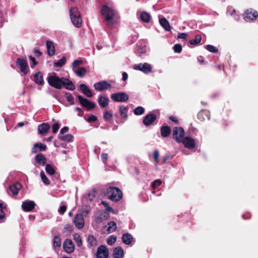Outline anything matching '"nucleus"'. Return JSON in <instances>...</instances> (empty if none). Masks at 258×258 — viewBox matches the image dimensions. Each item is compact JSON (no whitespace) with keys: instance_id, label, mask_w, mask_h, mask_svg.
<instances>
[{"instance_id":"obj_1","label":"nucleus","mask_w":258,"mask_h":258,"mask_svg":"<svg viewBox=\"0 0 258 258\" xmlns=\"http://www.w3.org/2000/svg\"><path fill=\"white\" fill-rule=\"evenodd\" d=\"M101 14L104 18L106 25L108 27H111L115 23L113 17L115 15L114 10L106 5H104L101 8Z\"/></svg>"},{"instance_id":"obj_2","label":"nucleus","mask_w":258,"mask_h":258,"mask_svg":"<svg viewBox=\"0 0 258 258\" xmlns=\"http://www.w3.org/2000/svg\"><path fill=\"white\" fill-rule=\"evenodd\" d=\"M106 195L108 196V199L113 202H118L122 198L121 190L117 187L109 186L107 189Z\"/></svg>"},{"instance_id":"obj_3","label":"nucleus","mask_w":258,"mask_h":258,"mask_svg":"<svg viewBox=\"0 0 258 258\" xmlns=\"http://www.w3.org/2000/svg\"><path fill=\"white\" fill-rule=\"evenodd\" d=\"M70 16L73 25L77 28L81 27L82 19L77 8L72 7L70 9Z\"/></svg>"},{"instance_id":"obj_4","label":"nucleus","mask_w":258,"mask_h":258,"mask_svg":"<svg viewBox=\"0 0 258 258\" xmlns=\"http://www.w3.org/2000/svg\"><path fill=\"white\" fill-rule=\"evenodd\" d=\"M65 78H59L55 74V75L49 76L47 78L48 84L57 89H61L62 86L63 80Z\"/></svg>"},{"instance_id":"obj_5","label":"nucleus","mask_w":258,"mask_h":258,"mask_svg":"<svg viewBox=\"0 0 258 258\" xmlns=\"http://www.w3.org/2000/svg\"><path fill=\"white\" fill-rule=\"evenodd\" d=\"M110 98L114 102H124L128 100L129 96L125 92H117L112 94Z\"/></svg>"},{"instance_id":"obj_6","label":"nucleus","mask_w":258,"mask_h":258,"mask_svg":"<svg viewBox=\"0 0 258 258\" xmlns=\"http://www.w3.org/2000/svg\"><path fill=\"white\" fill-rule=\"evenodd\" d=\"M184 131L181 127H174L173 128L172 137L177 143H181L183 139Z\"/></svg>"},{"instance_id":"obj_7","label":"nucleus","mask_w":258,"mask_h":258,"mask_svg":"<svg viewBox=\"0 0 258 258\" xmlns=\"http://www.w3.org/2000/svg\"><path fill=\"white\" fill-rule=\"evenodd\" d=\"M16 63L22 73L24 75L28 74L29 69L26 59L19 57L17 59Z\"/></svg>"},{"instance_id":"obj_8","label":"nucleus","mask_w":258,"mask_h":258,"mask_svg":"<svg viewBox=\"0 0 258 258\" xmlns=\"http://www.w3.org/2000/svg\"><path fill=\"white\" fill-rule=\"evenodd\" d=\"M77 97L80 104L83 107L86 108L87 110L89 111L95 107L96 105L94 102L90 101L89 100L83 97L80 95H78Z\"/></svg>"},{"instance_id":"obj_9","label":"nucleus","mask_w":258,"mask_h":258,"mask_svg":"<svg viewBox=\"0 0 258 258\" xmlns=\"http://www.w3.org/2000/svg\"><path fill=\"white\" fill-rule=\"evenodd\" d=\"M109 250L107 247L104 245H101L97 248L96 257V258H108Z\"/></svg>"},{"instance_id":"obj_10","label":"nucleus","mask_w":258,"mask_h":258,"mask_svg":"<svg viewBox=\"0 0 258 258\" xmlns=\"http://www.w3.org/2000/svg\"><path fill=\"white\" fill-rule=\"evenodd\" d=\"M134 70L142 71L145 74H149L152 71V67L150 64L145 62L144 63H139L134 66Z\"/></svg>"},{"instance_id":"obj_11","label":"nucleus","mask_w":258,"mask_h":258,"mask_svg":"<svg viewBox=\"0 0 258 258\" xmlns=\"http://www.w3.org/2000/svg\"><path fill=\"white\" fill-rule=\"evenodd\" d=\"M245 20H255L258 17V12L252 9L246 10L243 14Z\"/></svg>"},{"instance_id":"obj_12","label":"nucleus","mask_w":258,"mask_h":258,"mask_svg":"<svg viewBox=\"0 0 258 258\" xmlns=\"http://www.w3.org/2000/svg\"><path fill=\"white\" fill-rule=\"evenodd\" d=\"M93 86L96 90L101 92L110 88L111 85L106 81H101L95 83Z\"/></svg>"},{"instance_id":"obj_13","label":"nucleus","mask_w":258,"mask_h":258,"mask_svg":"<svg viewBox=\"0 0 258 258\" xmlns=\"http://www.w3.org/2000/svg\"><path fill=\"white\" fill-rule=\"evenodd\" d=\"M156 119L157 115L155 114L150 113L144 117L143 123L145 126H148L152 125Z\"/></svg>"},{"instance_id":"obj_14","label":"nucleus","mask_w":258,"mask_h":258,"mask_svg":"<svg viewBox=\"0 0 258 258\" xmlns=\"http://www.w3.org/2000/svg\"><path fill=\"white\" fill-rule=\"evenodd\" d=\"M74 223L78 229H82L84 226V219L82 214H77L75 215Z\"/></svg>"},{"instance_id":"obj_15","label":"nucleus","mask_w":258,"mask_h":258,"mask_svg":"<svg viewBox=\"0 0 258 258\" xmlns=\"http://www.w3.org/2000/svg\"><path fill=\"white\" fill-rule=\"evenodd\" d=\"M64 250L67 253H71L75 250V246L71 239H67L63 243Z\"/></svg>"},{"instance_id":"obj_16","label":"nucleus","mask_w":258,"mask_h":258,"mask_svg":"<svg viewBox=\"0 0 258 258\" xmlns=\"http://www.w3.org/2000/svg\"><path fill=\"white\" fill-rule=\"evenodd\" d=\"M47 149V147L46 145L40 142L36 143L31 148V153L32 154L37 153L39 152L45 151Z\"/></svg>"},{"instance_id":"obj_17","label":"nucleus","mask_w":258,"mask_h":258,"mask_svg":"<svg viewBox=\"0 0 258 258\" xmlns=\"http://www.w3.org/2000/svg\"><path fill=\"white\" fill-rule=\"evenodd\" d=\"M118 110L120 113V115L121 117L122 120L120 121L121 123H124L125 120L128 118V108L127 107L124 105H120L118 107Z\"/></svg>"},{"instance_id":"obj_18","label":"nucleus","mask_w":258,"mask_h":258,"mask_svg":"<svg viewBox=\"0 0 258 258\" xmlns=\"http://www.w3.org/2000/svg\"><path fill=\"white\" fill-rule=\"evenodd\" d=\"M181 142L188 149H193L195 147V140L189 137H186L182 139Z\"/></svg>"},{"instance_id":"obj_19","label":"nucleus","mask_w":258,"mask_h":258,"mask_svg":"<svg viewBox=\"0 0 258 258\" xmlns=\"http://www.w3.org/2000/svg\"><path fill=\"white\" fill-rule=\"evenodd\" d=\"M197 117L201 121H203L206 119L209 120L210 119V112L206 109L202 110L198 113Z\"/></svg>"},{"instance_id":"obj_20","label":"nucleus","mask_w":258,"mask_h":258,"mask_svg":"<svg viewBox=\"0 0 258 258\" xmlns=\"http://www.w3.org/2000/svg\"><path fill=\"white\" fill-rule=\"evenodd\" d=\"M97 101L100 107L104 108L108 106L109 99L107 96L100 95L98 98Z\"/></svg>"},{"instance_id":"obj_21","label":"nucleus","mask_w":258,"mask_h":258,"mask_svg":"<svg viewBox=\"0 0 258 258\" xmlns=\"http://www.w3.org/2000/svg\"><path fill=\"white\" fill-rule=\"evenodd\" d=\"M35 206V204L33 201H28L22 203V208L24 211L30 212L34 209Z\"/></svg>"},{"instance_id":"obj_22","label":"nucleus","mask_w":258,"mask_h":258,"mask_svg":"<svg viewBox=\"0 0 258 258\" xmlns=\"http://www.w3.org/2000/svg\"><path fill=\"white\" fill-rule=\"evenodd\" d=\"M47 53L50 56H53L55 54V50L53 43L50 40L46 41Z\"/></svg>"},{"instance_id":"obj_23","label":"nucleus","mask_w":258,"mask_h":258,"mask_svg":"<svg viewBox=\"0 0 258 258\" xmlns=\"http://www.w3.org/2000/svg\"><path fill=\"white\" fill-rule=\"evenodd\" d=\"M79 88L80 91L87 97H91L93 96V93L89 87L84 84L80 85Z\"/></svg>"},{"instance_id":"obj_24","label":"nucleus","mask_w":258,"mask_h":258,"mask_svg":"<svg viewBox=\"0 0 258 258\" xmlns=\"http://www.w3.org/2000/svg\"><path fill=\"white\" fill-rule=\"evenodd\" d=\"M112 256L113 258H123L124 250L121 246L116 247L114 248Z\"/></svg>"},{"instance_id":"obj_25","label":"nucleus","mask_w":258,"mask_h":258,"mask_svg":"<svg viewBox=\"0 0 258 258\" xmlns=\"http://www.w3.org/2000/svg\"><path fill=\"white\" fill-rule=\"evenodd\" d=\"M22 187V185L20 183L17 182L11 185L9 187V189L13 195L16 196L18 195L19 191L20 190Z\"/></svg>"},{"instance_id":"obj_26","label":"nucleus","mask_w":258,"mask_h":258,"mask_svg":"<svg viewBox=\"0 0 258 258\" xmlns=\"http://www.w3.org/2000/svg\"><path fill=\"white\" fill-rule=\"evenodd\" d=\"M160 133L162 137H168L171 133V128L168 125H163L160 128Z\"/></svg>"},{"instance_id":"obj_27","label":"nucleus","mask_w":258,"mask_h":258,"mask_svg":"<svg viewBox=\"0 0 258 258\" xmlns=\"http://www.w3.org/2000/svg\"><path fill=\"white\" fill-rule=\"evenodd\" d=\"M36 162L40 166H44L47 161V159L44 155L40 153L38 154L35 157Z\"/></svg>"},{"instance_id":"obj_28","label":"nucleus","mask_w":258,"mask_h":258,"mask_svg":"<svg viewBox=\"0 0 258 258\" xmlns=\"http://www.w3.org/2000/svg\"><path fill=\"white\" fill-rule=\"evenodd\" d=\"M121 239L122 242L126 245L131 244L134 240V237L130 233H124L122 235Z\"/></svg>"},{"instance_id":"obj_29","label":"nucleus","mask_w":258,"mask_h":258,"mask_svg":"<svg viewBox=\"0 0 258 258\" xmlns=\"http://www.w3.org/2000/svg\"><path fill=\"white\" fill-rule=\"evenodd\" d=\"M62 86L63 85L67 90L73 91L75 89V86L71 80L68 78H64Z\"/></svg>"},{"instance_id":"obj_30","label":"nucleus","mask_w":258,"mask_h":258,"mask_svg":"<svg viewBox=\"0 0 258 258\" xmlns=\"http://www.w3.org/2000/svg\"><path fill=\"white\" fill-rule=\"evenodd\" d=\"M50 128V125L48 123H43L38 126V131L41 135L47 133Z\"/></svg>"},{"instance_id":"obj_31","label":"nucleus","mask_w":258,"mask_h":258,"mask_svg":"<svg viewBox=\"0 0 258 258\" xmlns=\"http://www.w3.org/2000/svg\"><path fill=\"white\" fill-rule=\"evenodd\" d=\"M34 81L35 82L40 85H42L44 84V80L43 75L41 72L36 73L34 76Z\"/></svg>"},{"instance_id":"obj_32","label":"nucleus","mask_w":258,"mask_h":258,"mask_svg":"<svg viewBox=\"0 0 258 258\" xmlns=\"http://www.w3.org/2000/svg\"><path fill=\"white\" fill-rule=\"evenodd\" d=\"M74 136L71 134H67L65 135L60 136L58 135V139L61 141L67 142L68 143L73 142L74 141Z\"/></svg>"},{"instance_id":"obj_33","label":"nucleus","mask_w":258,"mask_h":258,"mask_svg":"<svg viewBox=\"0 0 258 258\" xmlns=\"http://www.w3.org/2000/svg\"><path fill=\"white\" fill-rule=\"evenodd\" d=\"M159 23L163 28L166 31H170L171 27L169 22L165 18H162L159 19Z\"/></svg>"},{"instance_id":"obj_34","label":"nucleus","mask_w":258,"mask_h":258,"mask_svg":"<svg viewBox=\"0 0 258 258\" xmlns=\"http://www.w3.org/2000/svg\"><path fill=\"white\" fill-rule=\"evenodd\" d=\"M150 15L147 12H142L140 14L141 20L145 23H148L151 20Z\"/></svg>"},{"instance_id":"obj_35","label":"nucleus","mask_w":258,"mask_h":258,"mask_svg":"<svg viewBox=\"0 0 258 258\" xmlns=\"http://www.w3.org/2000/svg\"><path fill=\"white\" fill-rule=\"evenodd\" d=\"M107 231L108 233L113 232L117 229L116 223L114 221H110L107 224Z\"/></svg>"},{"instance_id":"obj_36","label":"nucleus","mask_w":258,"mask_h":258,"mask_svg":"<svg viewBox=\"0 0 258 258\" xmlns=\"http://www.w3.org/2000/svg\"><path fill=\"white\" fill-rule=\"evenodd\" d=\"M76 75L80 77L83 78L87 73V70L84 67H80L77 70L74 71Z\"/></svg>"},{"instance_id":"obj_37","label":"nucleus","mask_w":258,"mask_h":258,"mask_svg":"<svg viewBox=\"0 0 258 258\" xmlns=\"http://www.w3.org/2000/svg\"><path fill=\"white\" fill-rule=\"evenodd\" d=\"M103 119L106 121H109L112 120L113 113L112 110L106 111L104 112L103 115Z\"/></svg>"},{"instance_id":"obj_38","label":"nucleus","mask_w":258,"mask_h":258,"mask_svg":"<svg viewBox=\"0 0 258 258\" xmlns=\"http://www.w3.org/2000/svg\"><path fill=\"white\" fill-rule=\"evenodd\" d=\"M202 40V36L200 34L196 35L195 38L194 39L190 40L189 43L191 45H196L199 44Z\"/></svg>"},{"instance_id":"obj_39","label":"nucleus","mask_w":258,"mask_h":258,"mask_svg":"<svg viewBox=\"0 0 258 258\" xmlns=\"http://www.w3.org/2000/svg\"><path fill=\"white\" fill-rule=\"evenodd\" d=\"M87 241L88 244L91 246H95L97 245V241L96 238L93 236L89 235L88 237Z\"/></svg>"},{"instance_id":"obj_40","label":"nucleus","mask_w":258,"mask_h":258,"mask_svg":"<svg viewBox=\"0 0 258 258\" xmlns=\"http://www.w3.org/2000/svg\"><path fill=\"white\" fill-rule=\"evenodd\" d=\"M61 244V240L58 236H55L53 240V245L54 248L60 247Z\"/></svg>"},{"instance_id":"obj_41","label":"nucleus","mask_w":258,"mask_h":258,"mask_svg":"<svg viewBox=\"0 0 258 258\" xmlns=\"http://www.w3.org/2000/svg\"><path fill=\"white\" fill-rule=\"evenodd\" d=\"M6 208L2 203H0V223L5 222L6 220L5 213L3 211V209Z\"/></svg>"},{"instance_id":"obj_42","label":"nucleus","mask_w":258,"mask_h":258,"mask_svg":"<svg viewBox=\"0 0 258 258\" xmlns=\"http://www.w3.org/2000/svg\"><path fill=\"white\" fill-rule=\"evenodd\" d=\"M66 62V58L65 56H62L60 59H59L57 61L54 62V67H62L65 64Z\"/></svg>"},{"instance_id":"obj_43","label":"nucleus","mask_w":258,"mask_h":258,"mask_svg":"<svg viewBox=\"0 0 258 258\" xmlns=\"http://www.w3.org/2000/svg\"><path fill=\"white\" fill-rule=\"evenodd\" d=\"M73 238L74 240L77 243V245L80 247L82 245V238L79 234L78 233H75L73 235Z\"/></svg>"},{"instance_id":"obj_44","label":"nucleus","mask_w":258,"mask_h":258,"mask_svg":"<svg viewBox=\"0 0 258 258\" xmlns=\"http://www.w3.org/2000/svg\"><path fill=\"white\" fill-rule=\"evenodd\" d=\"M45 171L46 173L50 175H53L55 172V171L53 168V166L49 164L46 165Z\"/></svg>"},{"instance_id":"obj_45","label":"nucleus","mask_w":258,"mask_h":258,"mask_svg":"<svg viewBox=\"0 0 258 258\" xmlns=\"http://www.w3.org/2000/svg\"><path fill=\"white\" fill-rule=\"evenodd\" d=\"M40 176L42 181L45 185L50 184V181L48 177L45 175L43 171L40 172Z\"/></svg>"},{"instance_id":"obj_46","label":"nucleus","mask_w":258,"mask_h":258,"mask_svg":"<svg viewBox=\"0 0 258 258\" xmlns=\"http://www.w3.org/2000/svg\"><path fill=\"white\" fill-rule=\"evenodd\" d=\"M144 112L145 109L142 106H138L134 110V113L136 115H142L144 113Z\"/></svg>"},{"instance_id":"obj_47","label":"nucleus","mask_w":258,"mask_h":258,"mask_svg":"<svg viewBox=\"0 0 258 258\" xmlns=\"http://www.w3.org/2000/svg\"><path fill=\"white\" fill-rule=\"evenodd\" d=\"M96 190L95 189H92V190L87 194V199L90 201H92L95 198V194Z\"/></svg>"},{"instance_id":"obj_48","label":"nucleus","mask_w":258,"mask_h":258,"mask_svg":"<svg viewBox=\"0 0 258 258\" xmlns=\"http://www.w3.org/2000/svg\"><path fill=\"white\" fill-rule=\"evenodd\" d=\"M65 96L67 101L70 102L71 104H74L75 103L74 101V97L70 93L66 92L65 93Z\"/></svg>"},{"instance_id":"obj_49","label":"nucleus","mask_w":258,"mask_h":258,"mask_svg":"<svg viewBox=\"0 0 258 258\" xmlns=\"http://www.w3.org/2000/svg\"><path fill=\"white\" fill-rule=\"evenodd\" d=\"M117 239V237L115 235H111L108 237L107 239V243L109 245H112L114 244Z\"/></svg>"},{"instance_id":"obj_50","label":"nucleus","mask_w":258,"mask_h":258,"mask_svg":"<svg viewBox=\"0 0 258 258\" xmlns=\"http://www.w3.org/2000/svg\"><path fill=\"white\" fill-rule=\"evenodd\" d=\"M206 48L210 52L213 53H217L218 51V48L212 45H207L206 46Z\"/></svg>"},{"instance_id":"obj_51","label":"nucleus","mask_w":258,"mask_h":258,"mask_svg":"<svg viewBox=\"0 0 258 258\" xmlns=\"http://www.w3.org/2000/svg\"><path fill=\"white\" fill-rule=\"evenodd\" d=\"M101 204L104 206L107 211L114 213V209L108 205V204L106 201H102L101 202Z\"/></svg>"},{"instance_id":"obj_52","label":"nucleus","mask_w":258,"mask_h":258,"mask_svg":"<svg viewBox=\"0 0 258 258\" xmlns=\"http://www.w3.org/2000/svg\"><path fill=\"white\" fill-rule=\"evenodd\" d=\"M162 183V181L160 179H156L154 180L152 183V187L153 189L157 188Z\"/></svg>"},{"instance_id":"obj_53","label":"nucleus","mask_w":258,"mask_h":258,"mask_svg":"<svg viewBox=\"0 0 258 258\" xmlns=\"http://www.w3.org/2000/svg\"><path fill=\"white\" fill-rule=\"evenodd\" d=\"M159 151L157 150H155L153 153V157H154V161H155V163L156 164H158L159 162Z\"/></svg>"},{"instance_id":"obj_54","label":"nucleus","mask_w":258,"mask_h":258,"mask_svg":"<svg viewBox=\"0 0 258 258\" xmlns=\"http://www.w3.org/2000/svg\"><path fill=\"white\" fill-rule=\"evenodd\" d=\"M182 49V46L180 44H176L173 46V50L175 53H180Z\"/></svg>"},{"instance_id":"obj_55","label":"nucleus","mask_w":258,"mask_h":258,"mask_svg":"<svg viewBox=\"0 0 258 258\" xmlns=\"http://www.w3.org/2000/svg\"><path fill=\"white\" fill-rule=\"evenodd\" d=\"M88 122H95L97 120V117L94 115H90L86 119Z\"/></svg>"},{"instance_id":"obj_56","label":"nucleus","mask_w":258,"mask_h":258,"mask_svg":"<svg viewBox=\"0 0 258 258\" xmlns=\"http://www.w3.org/2000/svg\"><path fill=\"white\" fill-rule=\"evenodd\" d=\"M29 60L31 61V68H34L35 66L37 64V62L36 61L34 57L32 55L29 56Z\"/></svg>"},{"instance_id":"obj_57","label":"nucleus","mask_w":258,"mask_h":258,"mask_svg":"<svg viewBox=\"0 0 258 258\" xmlns=\"http://www.w3.org/2000/svg\"><path fill=\"white\" fill-rule=\"evenodd\" d=\"M59 128V124L58 123L56 122L54 123L52 125V133L53 134H55L57 132L58 129Z\"/></svg>"},{"instance_id":"obj_58","label":"nucleus","mask_w":258,"mask_h":258,"mask_svg":"<svg viewBox=\"0 0 258 258\" xmlns=\"http://www.w3.org/2000/svg\"><path fill=\"white\" fill-rule=\"evenodd\" d=\"M83 63V61L82 60L76 59L72 63V66L74 68L77 67L78 66L82 64Z\"/></svg>"},{"instance_id":"obj_59","label":"nucleus","mask_w":258,"mask_h":258,"mask_svg":"<svg viewBox=\"0 0 258 258\" xmlns=\"http://www.w3.org/2000/svg\"><path fill=\"white\" fill-rule=\"evenodd\" d=\"M66 210H67V206L65 205H62L60 207L58 211L60 215H63L65 213Z\"/></svg>"},{"instance_id":"obj_60","label":"nucleus","mask_w":258,"mask_h":258,"mask_svg":"<svg viewBox=\"0 0 258 258\" xmlns=\"http://www.w3.org/2000/svg\"><path fill=\"white\" fill-rule=\"evenodd\" d=\"M69 127L64 126L61 129L59 135H60V136H62V135H63L64 134L68 133L69 132Z\"/></svg>"},{"instance_id":"obj_61","label":"nucleus","mask_w":258,"mask_h":258,"mask_svg":"<svg viewBox=\"0 0 258 258\" xmlns=\"http://www.w3.org/2000/svg\"><path fill=\"white\" fill-rule=\"evenodd\" d=\"M169 157H170L168 155H165L163 156L161 160V164H165L169 159Z\"/></svg>"},{"instance_id":"obj_62","label":"nucleus","mask_w":258,"mask_h":258,"mask_svg":"<svg viewBox=\"0 0 258 258\" xmlns=\"http://www.w3.org/2000/svg\"><path fill=\"white\" fill-rule=\"evenodd\" d=\"M64 230L69 232H71L73 231V227L71 224H66L64 226Z\"/></svg>"},{"instance_id":"obj_63","label":"nucleus","mask_w":258,"mask_h":258,"mask_svg":"<svg viewBox=\"0 0 258 258\" xmlns=\"http://www.w3.org/2000/svg\"><path fill=\"white\" fill-rule=\"evenodd\" d=\"M101 158L102 161L104 163H105L108 159V154L107 153H102L101 155Z\"/></svg>"},{"instance_id":"obj_64","label":"nucleus","mask_w":258,"mask_h":258,"mask_svg":"<svg viewBox=\"0 0 258 258\" xmlns=\"http://www.w3.org/2000/svg\"><path fill=\"white\" fill-rule=\"evenodd\" d=\"M75 110L78 112L79 116H82L84 115V111L80 107H77Z\"/></svg>"}]
</instances>
